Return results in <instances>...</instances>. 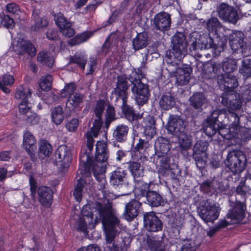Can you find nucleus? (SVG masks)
I'll return each instance as SVG.
<instances>
[{
	"label": "nucleus",
	"mask_w": 251,
	"mask_h": 251,
	"mask_svg": "<svg viewBox=\"0 0 251 251\" xmlns=\"http://www.w3.org/2000/svg\"><path fill=\"white\" fill-rule=\"evenodd\" d=\"M205 27L209 32L216 33L222 27V24L217 18L211 17L207 21Z\"/></svg>",
	"instance_id": "nucleus-49"
},
{
	"label": "nucleus",
	"mask_w": 251,
	"mask_h": 251,
	"mask_svg": "<svg viewBox=\"0 0 251 251\" xmlns=\"http://www.w3.org/2000/svg\"><path fill=\"white\" fill-rule=\"evenodd\" d=\"M216 12L220 19L229 23L235 24L239 19L237 10L225 2H222L217 7Z\"/></svg>",
	"instance_id": "nucleus-12"
},
{
	"label": "nucleus",
	"mask_w": 251,
	"mask_h": 251,
	"mask_svg": "<svg viewBox=\"0 0 251 251\" xmlns=\"http://www.w3.org/2000/svg\"><path fill=\"white\" fill-rule=\"evenodd\" d=\"M14 81V78L12 75L7 74L3 75L2 80L0 81V89L5 93H9L10 90L7 86L12 84Z\"/></svg>",
	"instance_id": "nucleus-52"
},
{
	"label": "nucleus",
	"mask_w": 251,
	"mask_h": 251,
	"mask_svg": "<svg viewBox=\"0 0 251 251\" xmlns=\"http://www.w3.org/2000/svg\"><path fill=\"white\" fill-rule=\"evenodd\" d=\"M106 107V102L103 100H99L96 101V103L93 108V118L94 121L93 123V126L94 132L97 134L98 131H100L102 124L103 123L102 120V116L105 108Z\"/></svg>",
	"instance_id": "nucleus-18"
},
{
	"label": "nucleus",
	"mask_w": 251,
	"mask_h": 251,
	"mask_svg": "<svg viewBox=\"0 0 251 251\" xmlns=\"http://www.w3.org/2000/svg\"><path fill=\"white\" fill-rule=\"evenodd\" d=\"M239 72L246 78L251 76V58H244L242 60Z\"/></svg>",
	"instance_id": "nucleus-45"
},
{
	"label": "nucleus",
	"mask_w": 251,
	"mask_h": 251,
	"mask_svg": "<svg viewBox=\"0 0 251 251\" xmlns=\"http://www.w3.org/2000/svg\"><path fill=\"white\" fill-rule=\"evenodd\" d=\"M81 216L79 217L76 229L78 231L88 234V229H93L96 226L93 223V213L90 205H85L81 210Z\"/></svg>",
	"instance_id": "nucleus-11"
},
{
	"label": "nucleus",
	"mask_w": 251,
	"mask_h": 251,
	"mask_svg": "<svg viewBox=\"0 0 251 251\" xmlns=\"http://www.w3.org/2000/svg\"><path fill=\"white\" fill-rule=\"evenodd\" d=\"M129 127L124 124L118 125L113 132L114 139L119 142H124L127 139Z\"/></svg>",
	"instance_id": "nucleus-37"
},
{
	"label": "nucleus",
	"mask_w": 251,
	"mask_h": 251,
	"mask_svg": "<svg viewBox=\"0 0 251 251\" xmlns=\"http://www.w3.org/2000/svg\"><path fill=\"white\" fill-rule=\"evenodd\" d=\"M220 127V125H215L206 121L204 127V131L207 136L211 137L217 133L218 129Z\"/></svg>",
	"instance_id": "nucleus-56"
},
{
	"label": "nucleus",
	"mask_w": 251,
	"mask_h": 251,
	"mask_svg": "<svg viewBox=\"0 0 251 251\" xmlns=\"http://www.w3.org/2000/svg\"><path fill=\"white\" fill-rule=\"evenodd\" d=\"M244 39V34L241 31H236L230 35L229 44L233 51V54L239 53L244 56L247 55L248 48Z\"/></svg>",
	"instance_id": "nucleus-13"
},
{
	"label": "nucleus",
	"mask_w": 251,
	"mask_h": 251,
	"mask_svg": "<svg viewBox=\"0 0 251 251\" xmlns=\"http://www.w3.org/2000/svg\"><path fill=\"white\" fill-rule=\"evenodd\" d=\"M35 143L36 140L32 134L28 130L25 131L23 136V145L26 152L31 156L36 149Z\"/></svg>",
	"instance_id": "nucleus-33"
},
{
	"label": "nucleus",
	"mask_w": 251,
	"mask_h": 251,
	"mask_svg": "<svg viewBox=\"0 0 251 251\" xmlns=\"http://www.w3.org/2000/svg\"><path fill=\"white\" fill-rule=\"evenodd\" d=\"M37 60L43 65H46L50 68L52 67L54 63L52 56L47 51L40 52L38 55Z\"/></svg>",
	"instance_id": "nucleus-48"
},
{
	"label": "nucleus",
	"mask_w": 251,
	"mask_h": 251,
	"mask_svg": "<svg viewBox=\"0 0 251 251\" xmlns=\"http://www.w3.org/2000/svg\"><path fill=\"white\" fill-rule=\"evenodd\" d=\"M155 153L154 156H160L166 154L170 150L169 140L165 137H159L154 143Z\"/></svg>",
	"instance_id": "nucleus-28"
},
{
	"label": "nucleus",
	"mask_w": 251,
	"mask_h": 251,
	"mask_svg": "<svg viewBox=\"0 0 251 251\" xmlns=\"http://www.w3.org/2000/svg\"><path fill=\"white\" fill-rule=\"evenodd\" d=\"M146 198L148 204L152 207H157L161 205L164 203L163 197L156 191H149L147 194Z\"/></svg>",
	"instance_id": "nucleus-40"
},
{
	"label": "nucleus",
	"mask_w": 251,
	"mask_h": 251,
	"mask_svg": "<svg viewBox=\"0 0 251 251\" xmlns=\"http://www.w3.org/2000/svg\"><path fill=\"white\" fill-rule=\"evenodd\" d=\"M179 65L180 64H178L176 66H172L169 68L170 64H169L168 69L172 72L176 73V84L178 86H183L188 83L192 71L189 65H183L182 67H179Z\"/></svg>",
	"instance_id": "nucleus-14"
},
{
	"label": "nucleus",
	"mask_w": 251,
	"mask_h": 251,
	"mask_svg": "<svg viewBox=\"0 0 251 251\" xmlns=\"http://www.w3.org/2000/svg\"><path fill=\"white\" fill-rule=\"evenodd\" d=\"M217 82L221 86H223L225 89L224 92L231 93V91H235L234 89L238 86V82L235 75L232 74H225L218 76Z\"/></svg>",
	"instance_id": "nucleus-22"
},
{
	"label": "nucleus",
	"mask_w": 251,
	"mask_h": 251,
	"mask_svg": "<svg viewBox=\"0 0 251 251\" xmlns=\"http://www.w3.org/2000/svg\"><path fill=\"white\" fill-rule=\"evenodd\" d=\"M84 96L80 93H75L69 96L66 103L69 108L78 107L84 101Z\"/></svg>",
	"instance_id": "nucleus-42"
},
{
	"label": "nucleus",
	"mask_w": 251,
	"mask_h": 251,
	"mask_svg": "<svg viewBox=\"0 0 251 251\" xmlns=\"http://www.w3.org/2000/svg\"><path fill=\"white\" fill-rule=\"evenodd\" d=\"M226 109L225 108L216 109L213 111L209 117L206 120L208 122L215 125H222L223 123H225L226 121L223 120L226 117Z\"/></svg>",
	"instance_id": "nucleus-34"
},
{
	"label": "nucleus",
	"mask_w": 251,
	"mask_h": 251,
	"mask_svg": "<svg viewBox=\"0 0 251 251\" xmlns=\"http://www.w3.org/2000/svg\"><path fill=\"white\" fill-rule=\"evenodd\" d=\"M109 182L115 188L122 192V195L128 194L132 190L131 180L126 170L118 167L110 173Z\"/></svg>",
	"instance_id": "nucleus-7"
},
{
	"label": "nucleus",
	"mask_w": 251,
	"mask_h": 251,
	"mask_svg": "<svg viewBox=\"0 0 251 251\" xmlns=\"http://www.w3.org/2000/svg\"><path fill=\"white\" fill-rule=\"evenodd\" d=\"M128 169L132 176L134 180L142 179L144 175L145 167L137 161H129L127 163Z\"/></svg>",
	"instance_id": "nucleus-30"
},
{
	"label": "nucleus",
	"mask_w": 251,
	"mask_h": 251,
	"mask_svg": "<svg viewBox=\"0 0 251 251\" xmlns=\"http://www.w3.org/2000/svg\"><path fill=\"white\" fill-rule=\"evenodd\" d=\"M238 136V137L240 138L243 141H249L251 140V128L241 127L239 131Z\"/></svg>",
	"instance_id": "nucleus-59"
},
{
	"label": "nucleus",
	"mask_w": 251,
	"mask_h": 251,
	"mask_svg": "<svg viewBox=\"0 0 251 251\" xmlns=\"http://www.w3.org/2000/svg\"><path fill=\"white\" fill-rule=\"evenodd\" d=\"M208 143L205 140H199L196 142L193 148V158L199 170L205 168L206 165Z\"/></svg>",
	"instance_id": "nucleus-9"
},
{
	"label": "nucleus",
	"mask_w": 251,
	"mask_h": 251,
	"mask_svg": "<svg viewBox=\"0 0 251 251\" xmlns=\"http://www.w3.org/2000/svg\"><path fill=\"white\" fill-rule=\"evenodd\" d=\"M115 36L114 35H110L109 36L102 46L100 50L98 51V53L106 54L108 52L111 45L113 43V40L115 39Z\"/></svg>",
	"instance_id": "nucleus-57"
},
{
	"label": "nucleus",
	"mask_w": 251,
	"mask_h": 251,
	"mask_svg": "<svg viewBox=\"0 0 251 251\" xmlns=\"http://www.w3.org/2000/svg\"><path fill=\"white\" fill-rule=\"evenodd\" d=\"M165 174H162L161 176L173 181L179 182L182 176L181 175V170L176 164H172L169 169H168Z\"/></svg>",
	"instance_id": "nucleus-39"
},
{
	"label": "nucleus",
	"mask_w": 251,
	"mask_h": 251,
	"mask_svg": "<svg viewBox=\"0 0 251 251\" xmlns=\"http://www.w3.org/2000/svg\"><path fill=\"white\" fill-rule=\"evenodd\" d=\"M114 94L116 96L117 100L120 99L122 100V110L126 120L129 122H132L142 118V115L135 113L132 107L127 104L128 92L125 76L119 78L118 81L116 83V87L114 89Z\"/></svg>",
	"instance_id": "nucleus-6"
},
{
	"label": "nucleus",
	"mask_w": 251,
	"mask_h": 251,
	"mask_svg": "<svg viewBox=\"0 0 251 251\" xmlns=\"http://www.w3.org/2000/svg\"><path fill=\"white\" fill-rule=\"evenodd\" d=\"M219 100L224 106L232 110L239 109L242 106L240 95L235 91H231V93L223 92Z\"/></svg>",
	"instance_id": "nucleus-15"
},
{
	"label": "nucleus",
	"mask_w": 251,
	"mask_h": 251,
	"mask_svg": "<svg viewBox=\"0 0 251 251\" xmlns=\"http://www.w3.org/2000/svg\"><path fill=\"white\" fill-rule=\"evenodd\" d=\"M131 91L135 95V100L139 105H143L146 103L150 96L149 86L141 83L134 87H132Z\"/></svg>",
	"instance_id": "nucleus-20"
},
{
	"label": "nucleus",
	"mask_w": 251,
	"mask_h": 251,
	"mask_svg": "<svg viewBox=\"0 0 251 251\" xmlns=\"http://www.w3.org/2000/svg\"><path fill=\"white\" fill-rule=\"evenodd\" d=\"M176 137L178 138V148L180 152L184 154H188L187 151L192 145V136L184 132Z\"/></svg>",
	"instance_id": "nucleus-27"
},
{
	"label": "nucleus",
	"mask_w": 251,
	"mask_h": 251,
	"mask_svg": "<svg viewBox=\"0 0 251 251\" xmlns=\"http://www.w3.org/2000/svg\"><path fill=\"white\" fill-rule=\"evenodd\" d=\"M96 156L93 159L89 153L85 151L80 154L79 168L77 172V182L75 185L74 196L75 199L80 201L85 186L90 184L91 172L96 179L99 182V189L104 191L106 181L105 177L106 165L109 157L107 145L101 142H98L96 145Z\"/></svg>",
	"instance_id": "nucleus-1"
},
{
	"label": "nucleus",
	"mask_w": 251,
	"mask_h": 251,
	"mask_svg": "<svg viewBox=\"0 0 251 251\" xmlns=\"http://www.w3.org/2000/svg\"><path fill=\"white\" fill-rule=\"evenodd\" d=\"M142 203L139 201L132 199L125 205L124 216L128 221H132L139 214L141 211Z\"/></svg>",
	"instance_id": "nucleus-23"
},
{
	"label": "nucleus",
	"mask_w": 251,
	"mask_h": 251,
	"mask_svg": "<svg viewBox=\"0 0 251 251\" xmlns=\"http://www.w3.org/2000/svg\"><path fill=\"white\" fill-rule=\"evenodd\" d=\"M123 75L125 76L126 78V84L127 87V90L129 88V85L127 83V80H129L131 85H132V87H134V85L136 86L142 83L141 79L144 77V75L140 68L137 69V70L134 69V70L132 71L128 76L126 75V74L121 75L118 76L117 82L118 81L119 78Z\"/></svg>",
	"instance_id": "nucleus-31"
},
{
	"label": "nucleus",
	"mask_w": 251,
	"mask_h": 251,
	"mask_svg": "<svg viewBox=\"0 0 251 251\" xmlns=\"http://www.w3.org/2000/svg\"><path fill=\"white\" fill-rule=\"evenodd\" d=\"M154 161H155L156 165L159 167L158 171L161 175L165 174L166 171L172 166L171 157L167 154L154 156Z\"/></svg>",
	"instance_id": "nucleus-32"
},
{
	"label": "nucleus",
	"mask_w": 251,
	"mask_h": 251,
	"mask_svg": "<svg viewBox=\"0 0 251 251\" xmlns=\"http://www.w3.org/2000/svg\"><path fill=\"white\" fill-rule=\"evenodd\" d=\"M172 48L167 52L166 61L172 66H176L180 64L182 58L186 53V36L182 32H177L172 37Z\"/></svg>",
	"instance_id": "nucleus-5"
},
{
	"label": "nucleus",
	"mask_w": 251,
	"mask_h": 251,
	"mask_svg": "<svg viewBox=\"0 0 251 251\" xmlns=\"http://www.w3.org/2000/svg\"><path fill=\"white\" fill-rule=\"evenodd\" d=\"M78 126V120L77 119H73L68 122L66 125V127L70 132H75Z\"/></svg>",
	"instance_id": "nucleus-64"
},
{
	"label": "nucleus",
	"mask_w": 251,
	"mask_h": 251,
	"mask_svg": "<svg viewBox=\"0 0 251 251\" xmlns=\"http://www.w3.org/2000/svg\"><path fill=\"white\" fill-rule=\"evenodd\" d=\"M54 20L56 25L59 27V30L66 26L68 23H71L66 20L63 15L61 13H57L54 16Z\"/></svg>",
	"instance_id": "nucleus-58"
},
{
	"label": "nucleus",
	"mask_w": 251,
	"mask_h": 251,
	"mask_svg": "<svg viewBox=\"0 0 251 251\" xmlns=\"http://www.w3.org/2000/svg\"><path fill=\"white\" fill-rule=\"evenodd\" d=\"M246 154L240 150H232L228 152L225 164L233 174L243 172L247 166Z\"/></svg>",
	"instance_id": "nucleus-8"
},
{
	"label": "nucleus",
	"mask_w": 251,
	"mask_h": 251,
	"mask_svg": "<svg viewBox=\"0 0 251 251\" xmlns=\"http://www.w3.org/2000/svg\"><path fill=\"white\" fill-rule=\"evenodd\" d=\"M168 131L176 136L185 132V125L183 120L179 116L171 115L167 126Z\"/></svg>",
	"instance_id": "nucleus-21"
},
{
	"label": "nucleus",
	"mask_w": 251,
	"mask_h": 251,
	"mask_svg": "<svg viewBox=\"0 0 251 251\" xmlns=\"http://www.w3.org/2000/svg\"><path fill=\"white\" fill-rule=\"evenodd\" d=\"M51 116L54 123L57 125H60L64 119L62 107L60 105L54 107L52 110Z\"/></svg>",
	"instance_id": "nucleus-46"
},
{
	"label": "nucleus",
	"mask_w": 251,
	"mask_h": 251,
	"mask_svg": "<svg viewBox=\"0 0 251 251\" xmlns=\"http://www.w3.org/2000/svg\"><path fill=\"white\" fill-rule=\"evenodd\" d=\"M76 86L74 83H70L67 84L64 88L62 90L61 95L62 97H65L67 95L69 96L75 93L74 91L76 90Z\"/></svg>",
	"instance_id": "nucleus-60"
},
{
	"label": "nucleus",
	"mask_w": 251,
	"mask_h": 251,
	"mask_svg": "<svg viewBox=\"0 0 251 251\" xmlns=\"http://www.w3.org/2000/svg\"><path fill=\"white\" fill-rule=\"evenodd\" d=\"M237 68V62L236 60L231 58H227L226 61H223L222 69L226 74H231Z\"/></svg>",
	"instance_id": "nucleus-51"
},
{
	"label": "nucleus",
	"mask_w": 251,
	"mask_h": 251,
	"mask_svg": "<svg viewBox=\"0 0 251 251\" xmlns=\"http://www.w3.org/2000/svg\"><path fill=\"white\" fill-rule=\"evenodd\" d=\"M135 190L134 193L136 197L138 199L147 196L149 191L150 185L148 183L144 182L142 179L134 181Z\"/></svg>",
	"instance_id": "nucleus-38"
},
{
	"label": "nucleus",
	"mask_w": 251,
	"mask_h": 251,
	"mask_svg": "<svg viewBox=\"0 0 251 251\" xmlns=\"http://www.w3.org/2000/svg\"><path fill=\"white\" fill-rule=\"evenodd\" d=\"M171 25V15L167 12H160L153 18V25L156 30L164 32L170 29Z\"/></svg>",
	"instance_id": "nucleus-19"
},
{
	"label": "nucleus",
	"mask_w": 251,
	"mask_h": 251,
	"mask_svg": "<svg viewBox=\"0 0 251 251\" xmlns=\"http://www.w3.org/2000/svg\"><path fill=\"white\" fill-rule=\"evenodd\" d=\"M100 220L102 223L106 233V244L112 243L120 226V220L112 207L107 205H99L98 207Z\"/></svg>",
	"instance_id": "nucleus-2"
},
{
	"label": "nucleus",
	"mask_w": 251,
	"mask_h": 251,
	"mask_svg": "<svg viewBox=\"0 0 251 251\" xmlns=\"http://www.w3.org/2000/svg\"><path fill=\"white\" fill-rule=\"evenodd\" d=\"M37 192L38 200L41 204L46 207H50L53 200V192L50 188L41 186L38 188Z\"/></svg>",
	"instance_id": "nucleus-24"
},
{
	"label": "nucleus",
	"mask_w": 251,
	"mask_h": 251,
	"mask_svg": "<svg viewBox=\"0 0 251 251\" xmlns=\"http://www.w3.org/2000/svg\"><path fill=\"white\" fill-rule=\"evenodd\" d=\"M89 38V34L88 33L84 32L82 34H77L73 39L69 40L68 41V44L71 46H75L85 42Z\"/></svg>",
	"instance_id": "nucleus-53"
},
{
	"label": "nucleus",
	"mask_w": 251,
	"mask_h": 251,
	"mask_svg": "<svg viewBox=\"0 0 251 251\" xmlns=\"http://www.w3.org/2000/svg\"><path fill=\"white\" fill-rule=\"evenodd\" d=\"M56 160L60 163V165L66 167L68 166L71 161L70 152L66 145L59 146L55 154Z\"/></svg>",
	"instance_id": "nucleus-26"
},
{
	"label": "nucleus",
	"mask_w": 251,
	"mask_h": 251,
	"mask_svg": "<svg viewBox=\"0 0 251 251\" xmlns=\"http://www.w3.org/2000/svg\"><path fill=\"white\" fill-rule=\"evenodd\" d=\"M99 132V131H98L97 134H96L93 128H92L90 130L86 132L85 136L87 138V147L88 150L85 151L84 152H81V154L87 151L89 153V155H90V153L93 149L94 143L95 142L93 137H97Z\"/></svg>",
	"instance_id": "nucleus-50"
},
{
	"label": "nucleus",
	"mask_w": 251,
	"mask_h": 251,
	"mask_svg": "<svg viewBox=\"0 0 251 251\" xmlns=\"http://www.w3.org/2000/svg\"><path fill=\"white\" fill-rule=\"evenodd\" d=\"M52 77L51 75L42 77L39 81L40 88L43 91H49L51 87Z\"/></svg>",
	"instance_id": "nucleus-54"
},
{
	"label": "nucleus",
	"mask_w": 251,
	"mask_h": 251,
	"mask_svg": "<svg viewBox=\"0 0 251 251\" xmlns=\"http://www.w3.org/2000/svg\"><path fill=\"white\" fill-rule=\"evenodd\" d=\"M144 228L150 232H157L162 229L163 224L154 212H146L144 214Z\"/></svg>",
	"instance_id": "nucleus-16"
},
{
	"label": "nucleus",
	"mask_w": 251,
	"mask_h": 251,
	"mask_svg": "<svg viewBox=\"0 0 251 251\" xmlns=\"http://www.w3.org/2000/svg\"><path fill=\"white\" fill-rule=\"evenodd\" d=\"M1 25L7 28H12L14 26V22L8 15L0 16Z\"/></svg>",
	"instance_id": "nucleus-61"
},
{
	"label": "nucleus",
	"mask_w": 251,
	"mask_h": 251,
	"mask_svg": "<svg viewBox=\"0 0 251 251\" xmlns=\"http://www.w3.org/2000/svg\"><path fill=\"white\" fill-rule=\"evenodd\" d=\"M176 104V99L171 94H163L159 100V104L161 109L169 110L175 107Z\"/></svg>",
	"instance_id": "nucleus-36"
},
{
	"label": "nucleus",
	"mask_w": 251,
	"mask_h": 251,
	"mask_svg": "<svg viewBox=\"0 0 251 251\" xmlns=\"http://www.w3.org/2000/svg\"><path fill=\"white\" fill-rule=\"evenodd\" d=\"M17 49L19 48L20 50H17L18 54H23L27 52L31 56L36 54V50L32 44L28 41H22L18 43L16 46Z\"/></svg>",
	"instance_id": "nucleus-41"
},
{
	"label": "nucleus",
	"mask_w": 251,
	"mask_h": 251,
	"mask_svg": "<svg viewBox=\"0 0 251 251\" xmlns=\"http://www.w3.org/2000/svg\"><path fill=\"white\" fill-rule=\"evenodd\" d=\"M221 208L214 203L202 201L198 210L200 217L205 222L213 223L218 219Z\"/></svg>",
	"instance_id": "nucleus-10"
},
{
	"label": "nucleus",
	"mask_w": 251,
	"mask_h": 251,
	"mask_svg": "<svg viewBox=\"0 0 251 251\" xmlns=\"http://www.w3.org/2000/svg\"><path fill=\"white\" fill-rule=\"evenodd\" d=\"M72 24L68 23L66 26L59 30L62 35L66 38H70L73 36L75 34V30L71 27Z\"/></svg>",
	"instance_id": "nucleus-62"
},
{
	"label": "nucleus",
	"mask_w": 251,
	"mask_h": 251,
	"mask_svg": "<svg viewBox=\"0 0 251 251\" xmlns=\"http://www.w3.org/2000/svg\"><path fill=\"white\" fill-rule=\"evenodd\" d=\"M52 151V146L47 140L40 141L38 150V155L40 158H44L45 157L49 156L51 154Z\"/></svg>",
	"instance_id": "nucleus-43"
},
{
	"label": "nucleus",
	"mask_w": 251,
	"mask_h": 251,
	"mask_svg": "<svg viewBox=\"0 0 251 251\" xmlns=\"http://www.w3.org/2000/svg\"><path fill=\"white\" fill-rule=\"evenodd\" d=\"M226 117L224 118L226 119V121L228 122L227 124L229 125L233 129H237L240 126V117L235 113L230 111L226 109Z\"/></svg>",
	"instance_id": "nucleus-44"
},
{
	"label": "nucleus",
	"mask_w": 251,
	"mask_h": 251,
	"mask_svg": "<svg viewBox=\"0 0 251 251\" xmlns=\"http://www.w3.org/2000/svg\"><path fill=\"white\" fill-rule=\"evenodd\" d=\"M31 94V90L28 87L20 86L16 90L15 97L17 99L22 100L19 105V111L23 119L26 123L30 125H34L39 123L40 117L31 109V104L28 100Z\"/></svg>",
	"instance_id": "nucleus-3"
},
{
	"label": "nucleus",
	"mask_w": 251,
	"mask_h": 251,
	"mask_svg": "<svg viewBox=\"0 0 251 251\" xmlns=\"http://www.w3.org/2000/svg\"><path fill=\"white\" fill-rule=\"evenodd\" d=\"M32 15L35 23L34 25L32 27V29L33 30H38L40 28L46 26L48 25V21L46 19L40 17L39 16L38 10H34L33 11Z\"/></svg>",
	"instance_id": "nucleus-47"
},
{
	"label": "nucleus",
	"mask_w": 251,
	"mask_h": 251,
	"mask_svg": "<svg viewBox=\"0 0 251 251\" xmlns=\"http://www.w3.org/2000/svg\"><path fill=\"white\" fill-rule=\"evenodd\" d=\"M230 202V206L231 207L227 214V218L232 220H236L240 222L243 220L245 216L246 205L244 202L236 200L235 202Z\"/></svg>",
	"instance_id": "nucleus-17"
},
{
	"label": "nucleus",
	"mask_w": 251,
	"mask_h": 251,
	"mask_svg": "<svg viewBox=\"0 0 251 251\" xmlns=\"http://www.w3.org/2000/svg\"><path fill=\"white\" fill-rule=\"evenodd\" d=\"M220 72V66L211 61L207 62L203 65L202 75L205 79H213L218 77Z\"/></svg>",
	"instance_id": "nucleus-25"
},
{
	"label": "nucleus",
	"mask_w": 251,
	"mask_h": 251,
	"mask_svg": "<svg viewBox=\"0 0 251 251\" xmlns=\"http://www.w3.org/2000/svg\"><path fill=\"white\" fill-rule=\"evenodd\" d=\"M190 105L194 108L198 110L202 109L203 106H205L208 100L205 95L201 92H197L193 94L189 98Z\"/></svg>",
	"instance_id": "nucleus-29"
},
{
	"label": "nucleus",
	"mask_w": 251,
	"mask_h": 251,
	"mask_svg": "<svg viewBox=\"0 0 251 251\" xmlns=\"http://www.w3.org/2000/svg\"><path fill=\"white\" fill-rule=\"evenodd\" d=\"M188 46L192 54L201 57V55L199 53V50L212 48L221 51V50H223L224 44L221 43L216 44L213 42V40L209 34H201L195 31L189 34Z\"/></svg>",
	"instance_id": "nucleus-4"
},
{
	"label": "nucleus",
	"mask_w": 251,
	"mask_h": 251,
	"mask_svg": "<svg viewBox=\"0 0 251 251\" xmlns=\"http://www.w3.org/2000/svg\"><path fill=\"white\" fill-rule=\"evenodd\" d=\"M148 34L144 31L138 33L132 40V46L135 50H141L148 45Z\"/></svg>",
	"instance_id": "nucleus-35"
},
{
	"label": "nucleus",
	"mask_w": 251,
	"mask_h": 251,
	"mask_svg": "<svg viewBox=\"0 0 251 251\" xmlns=\"http://www.w3.org/2000/svg\"><path fill=\"white\" fill-rule=\"evenodd\" d=\"M86 62V58L84 55L76 53L71 57L69 61L70 64H76L78 66L80 67L82 70L84 69Z\"/></svg>",
	"instance_id": "nucleus-55"
},
{
	"label": "nucleus",
	"mask_w": 251,
	"mask_h": 251,
	"mask_svg": "<svg viewBox=\"0 0 251 251\" xmlns=\"http://www.w3.org/2000/svg\"><path fill=\"white\" fill-rule=\"evenodd\" d=\"M197 248L196 245L192 240H188L184 242V244L181 248V251H195Z\"/></svg>",
	"instance_id": "nucleus-63"
}]
</instances>
